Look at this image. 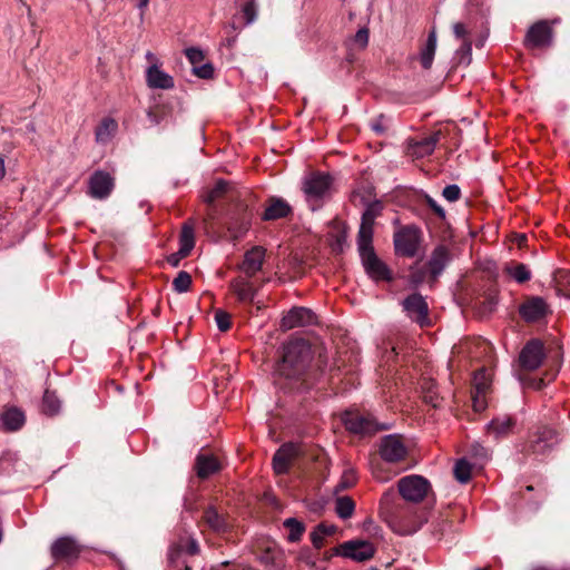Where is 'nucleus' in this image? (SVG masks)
Returning a JSON list of instances; mask_svg holds the SVG:
<instances>
[{"instance_id":"nucleus-1","label":"nucleus","mask_w":570,"mask_h":570,"mask_svg":"<svg viewBox=\"0 0 570 570\" xmlns=\"http://www.w3.org/2000/svg\"><path fill=\"white\" fill-rule=\"evenodd\" d=\"M393 493H385L380 503V511L391 529L399 534H412L426 521L425 511L407 504L392 508Z\"/></svg>"},{"instance_id":"nucleus-2","label":"nucleus","mask_w":570,"mask_h":570,"mask_svg":"<svg viewBox=\"0 0 570 570\" xmlns=\"http://www.w3.org/2000/svg\"><path fill=\"white\" fill-rule=\"evenodd\" d=\"M312 361V350L304 340H291L283 347V356L277 362L274 375L276 380L301 379Z\"/></svg>"},{"instance_id":"nucleus-3","label":"nucleus","mask_w":570,"mask_h":570,"mask_svg":"<svg viewBox=\"0 0 570 570\" xmlns=\"http://www.w3.org/2000/svg\"><path fill=\"white\" fill-rule=\"evenodd\" d=\"M373 240H368L367 244L362 240H357L358 252L362 259V264L365 268L367 275L379 282V281H391V271L375 254L373 245Z\"/></svg>"},{"instance_id":"nucleus-4","label":"nucleus","mask_w":570,"mask_h":570,"mask_svg":"<svg viewBox=\"0 0 570 570\" xmlns=\"http://www.w3.org/2000/svg\"><path fill=\"white\" fill-rule=\"evenodd\" d=\"M558 441L553 429L542 426L530 435L523 451L527 455L543 456L558 444Z\"/></svg>"},{"instance_id":"nucleus-5","label":"nucleus","mask_w":570,"mask_h":570,"mask_svg":"<svg viewBox=\"0 0 570 570\" xmlns=\"http://www.w3.org/2000/svg\"><path fill=\"white\" fill-rule=\"evenodd\" d=\"M342 420L346 430L361 435H371L377 431L390 429L386 424H380L372 415L360 412H346Z\"/></svg>"},{"instance_id":"nucleus-6","label":"nucleus","mask_w":570,"mask_h":570,"mask_svg":"<svg viewBox=\"0 0 570 570\" xmlns=\"http://www.w3.org/2000/svg\"><path fill=\"white\" fill-rule=\"evenodd\" d=\"M397 488L405 501L420 502L428 495L431 484L425 478L412 474L400 479Z\"/></svg>"},{"instance_id":"nucleus-7","label":"nucleus","mask_w":570,"mask_h":570,"mask_svg":"<svg viewBox=\"0 0 570 570\" xmlns=\"http://www.w3.org/2000/svg\"><path fill=\"white\" fill-rule=\"evenodd\" d=\"M307 200H320L330 197L333 190V179L327 174L313 173L303 183Z\"/></svg>"},{"instance_id":"nucleus-8","label":"nucleus","mask_w":570,"mask_h":570,"mask_svg":"<svg viewBox=\"0 0 570 570\" xmlns=\"http://www.w3.org/2000/svg\"><path fill=\"white\" fill-rule=\"evenodd\" d=\"M420 245V230L414 226H405L394 235L396 254L405 257L416 255Z\"/></svg>"},{"instance_id":"nucleus-9","label":"nucleus","mask_w":570,"mask_h":570,"mask_svg":"<svg viewBox=\"0 0 570 570\" xmlns=\"http://www.w3.org/2000/svg\"><path fill=\"white\" fill-rule=\"evenodd\" d=\"M199 527L209 529L217 534H225L230 531L232 522L228 515L214 505L205 508Z\"/></svg>"},{"instance_id":"nucleus-10","label":"nucleus","mask_w":570,"mask_h":570,"mask_svg":"<svg viewBox=\"0 0 570 570\" xmlns=\"http://www.w3.org/2000/svg\"><path fill=\"white\" fill-rule=\"evenodd\" d=\"M491 382V374L485 368H481L475 372L473 376L472 392V403L474 411L480 412L485 409L487 395L490 392Z\"/></svg>"},{"instance_id":"nucleus-11","label":"nucleus","mask_w":570,"mask_h":570,"mask_svg":"<svg viewBox=\"0 0 570 570\" xmlns=\"http://www.w3.org/2000/svg\"><path fill=\"white\" fill-rule=\"evenodd\" d=\"M407 449L399 435H386L381 440L380 455L381 458L391 463H396L405 459Z\"/></svg>"},{"instance_id":"nucleus-12","label":"nucleus","mask_w":570,"mask_h":570,"mask_svg":"<svg viewBox=\"0 0 570 570\" xmlns=\"http://www.w3.org/2000/svg\"><path fill=\"white\" fill-rule=\"evenodd\" d=\"M553 30L546 20L531 26L527 32L524 45L529 48H544L552 43Z\"/></svg>"},{"instance_id":"nucleus-13","label":"nucleus","mask_w":570,"mask_h":570,"mask_svg":"<svg viewBox=\"0 0 570 570\" xmlns=\"http://www.w3.org/2000/svg\"><path fill=\"white\" fill-rule=\"evenodd\" d=\"M115 187V178L105 170H96L89 178L88 193L92 198H107Z\"/></svg>"},{"instance_id":"nucleus-14","label":"nucleus","mask_w":570,"mask_h":570,"mask_svg":"<svg viewBox=\"0 0 570 570\" xmlns=\"http://www.w3.org/2000/svg\"><path fill=\"white\" fill-rule=\"evenodd\" d=\"M50 552L56 561L71 562L78 559L81 547L72 537H61L51 544Z\"/></svg>"},{"instance_id":"nucleus-15","label":"nucleus","mask_w":570,"mask_h":570,"mask_svg":"<svg viewBox=\"0 0 570 570\" xmlns=\"http://www.w3.org/2000/svg\"><path fill=\"white\" fill-rule=\"evenodd\" d=\"M382 209L383 205L379 200L370 203L366 206L362 215V222L357 235V240H362L365 244H367L368 240H373L374 222L381 215Z\"/></svg>"},{"instance_id":"nucleus-16","label":"nucleus","mask_w":570,"mask_h":570,"mask_svg":"<svg viewBox=\"0 0 570 570\" xmlns=\"http://www.w3.org/2000/svg\"><path fill=\"white\" fill-rule=\"evenodd\" d=\"M403 308L407 316L421 326H424L429 323V306L422 295L414 293L407 296L403 301Z\"/></svg>"},{"instance_id":"nucleus-17","label":"nucleus","mask_w":570,"mask_h":570,"mask_svg":"<svg viewBox=\"0 0 570 570\" xmlns=\"http://www.w3.org/2000/svg\"><path fill=\"white\" fill-rule=\"evenodd\" d=\"M544 358L543 345L539 341H530L521 351L519 362L527 371L537 370Z\"/></svg>"},{"instance_id":"nucleus-18","label":"nucleus","mask_w":570,"mask_h":570,"mask_svg":"<svg viewBox=\"0 0 570 570\" xmlns=\"http://www.w3.org/2000/svg\"><path fill=\"white\" fill-rule=\"evenodd\" d=\"M342 556L362 562L374 556V546L366 540L347 541L341 546Z\"/></svg>"},{"instance_id":"nucleus-19","label":"nucleus","mask_w":570,"mask_h":570,"mask_svg":"<svg viewBox=\"0 0 570 570\" xmlns=\"http://www.w3.org/2000/svg\"><path fill=\"white\" fill-rule=\"evenodd\" d=\"M549 312V305L539 296L528 298L519 307V313L525 322H538Z\"/></svg>"},{"instance_id":"nucleus-20","label":"nucleus","mask_w":570,"mask_h":570,"mask_svg":"<svg viewBox=\"0 0 570 570\" xmlns=\"http://www.w3.org/2000/svg\"><path fill=\"white\" fill-rule=\"evenodd\" d=\"M315 322L316 315L311 309L305 307H294L283 316L281 327L284 331H288L298 326L312 325Z\"/></svg>"},{"instance_id":"nucleus-21","label":"nucleus","mask_w":570,"mask_h":570,"mask_svg":"<svg viewBox=\"0 0 570 570\" xmlns=\"http://www.w3.org/2000/svg\"><path fill=\"white\" fill-rule=\"evenodd\" d=\"M232 186L227 181L218 180L212 189L203 195V200L209 205L206 217L204 218L205 224H208L216 216L215 208L213 207L215 202L228 196L232 193Z\"/></svg>"},{"instance_id":"nucleus-22","label":"nucleus","mask_w":570,"mask_h":570,"mask_svg":"<svg viewBox=\"0 0 570 570\" xmlns=\"http://www.w3.org/2000/svg\"><path fill=\"white\" fill-rule=\"evenodd\" d=\"M199 552V546L195 539H188L185 542H180L173 547L169 552V561L177 569L180 564L185 567V570H189L186 561L183 560L185 556H195Z\"/></svg>"},{"instance_id":"nucleus-23","label":"nucleus","mask_w":570,"mask_h":570,"mask_svg":"<svg viewBox=\"0 0 570 570\" xmlns=\"http://www.w3.org/2000/svg\"><path fill=\"white\" fill-rule=\"evenodd\" d=\"M265 258V249L261 246H255L247 250L239 269L247 276L253 277L263 266Z\"/></svg>"},{"instance_id":"nucleus-24","label":"nucleus","mask_w":570,"mask_h":570,"mask_svg":"<svg viewBox=\"0 0 570 570\" xmlns=\"http://www.w3.org/2000/svg\"><path fill=\"white\" fill-rule=\"evenodd\" d=\"M146 82L153 89H171L175 86L170 75L163 71L157 63H153L146 70Z\"/></svg>"},{"instance_id":"nucleus-25","label":"nucleus","mask_w":570,"mask_h":570,"mask_svg":"<svg viewBox=\"0 0 570 570\" xmlns=\"http://www.w3.org/2000/svg\"><path fill=\"white\" fill-rule=\"evenodd\" d=\"M298 448L293 443L281 446L273 458V468L277 474L287 472L291 461L297 454Z\"/></svg>"},{"instance_id":"nucleus-26","label":"nucleus","mask_w":570,"mask_h":570,"mask_svg":"<svg viewBox=\"0 0 570 570\" xmlns=\"http://www.w3.org/2000/svg\"><path fill=\"white\" fill-rule=\"evenodd\" d=\"M451 261L450 249L444 245L436 246L429 259V271L433 277H438Z\"/></svg>"},{"instance_id":"nucleus-27","label":"nucleus","mask_w":570,"mask_h":570,"mask_svg":"<svg viewBox=\"0 0 570 570\" xmlns=\"http://www.w3.org/2000/svg\"><path fill=\"white\" fill-rule=\"evenodd\" d=\"M249 277H236L230 282V289L235 293L238 301L240 302H253L256 289L254 288L252 282L248 279Z\"/></svg>"},{"instance_id":"nucleus-28","label":"nucleus","mask_w":570,"mask_h":570,"mask_svg":"<svg viewBox=\"0 0 570 570\" xmlns=\"http://www.w3.org/2000/svg\"><path fill=\"white\" fill-rule=\"evenodd\" d=\"M503 273L519 284H523L532 277L530 267L517 261L505 263L503 266Z\"/></svg>"},{"instance_id":"nucleus-29","label":"nucleus","mask_w":570,"mask_h":570,"mask_svg":"<svg viewBox=\"0 0 570 570\" xmlns=\"http://www.w3.org/2000/svg\"><path fill=\"white\" fill-rule=\"evenodd\" d=\"M515 425L514 420L511 416L502 415L493 419L488 424V432L495 439L509 435Z\"/></svg>"},{"instance_id":"nucleus-30","label":"nucleus","mask_w":570,"mask_h":570,"mask_svg":"<svg viewBox=\"0 0 570 570\" xmlns=\"http://www.w3.org/2000/svg\"><path fill=\"white\" fill-rule=\"evenodd\" d=\"M440 139V131L433 132L432 135L424 137L423 139L415 141L411 145V154L416 158H423L433 153L438 141Z\"/></svg>"},{"instance_id":"nucleus-31","label":"nucleus","mask_w":570,"mask_h":570,"mask_svg":"<svg viewBox=\"0 0 570 570\" xmlns=\"http://www.w3.org/2000/svg\"><path fill=\"white\" fill-rule=\"evenodd\" d=\"M220 464L217 459L210 454H199L196 459L197 475L202 479L208 478L219 471Z\"/></svg>"},{"instance_id":"nucleus-32","label":"nucleus","mask_w":570,"mask_h":570,"mask_svg":"<svg viewBox=\"0 0 570 570\" xmlns=\"http://www.w3.org/2000/svg\"><path fill=\"white\" fill-rule=\"evenodd\" d=\"M291 213L289 205L281 198H272L269 205L266 207L263 219L275 220L286 217Z\"/></svg>"},{"instance_id":"nucleus-33","label":"nucleus","mask_w":570,"mask_h":570,"mask_svg":"<svg viewBox=\"0 0 570 570\" xmlns=\"http://www.w3.org/2000/svg\"><path fill=\"white\" fill-rule=\"evenodd\" d=\"M0 420L6 430L17 431L24 424L26 417L21 410L9 407L1 413Z\"/></svg>"},{"instance_id":"nucleus-34","label":"nucleus","mask_w":570,"mask_h":570,"mask_svg":"<svg viewBox=\"0 0 570 570\" xmlns=\"http://www.w3.org/2000/svg\"><path fill=\"white\" fill-rule=\"evenodd\" d=\"M438 37L435 29H432L428 36L426 42L420 52V61L424 69H430L436 51Z\"/></svg>"},{"instance_id":"nucleus-35","label":"nucleus","mask_w":570,"mask_h":570,"mask_svg":"<svg viewBox=\"0 0 570 570\" xmlns=\"http://www.w3.org/2000/svg\"><path fill=\"white\" fill-rule=\"evenodd\" d=\"M118 124L112 118H104L101 122L97 126L95 131L96 141L98 144H107L109 142L115 134L117 132Z\"/></svg>"},{"instance_id":"nucleus-36","label":"nucleus","mask_w":570,"mask_h":570,"mask_svg":"<svg viewBox=\"0 0 570 570\" xmlns=\"http://www.w3.org/2000/svg\"><path fill=\"white\" fill-rule=\"evenodd\" d=\"M194 228H195L194 219H188L183 225L181 233H180V239H179L180 256H183V257H187L195 245Z\"/></svg>"},{"instance_id":"nucleus-37","label":"nucleus","mask_w":570,"mask_h":570,"mask_svg":"<svg viewBox=\"0 0 570 570\" xmlns=\"http://www.w3.org/2000/svg\"><path fill=\"white\" fill-rule=\"evenodd\" d=\"M355 509L353 500L348 497H341L336 499L335 511L342 519H348L352 517Z\"/></svg>"},{"instance_id":"nucleus-38","label":"nucleus","mask_w":570,"mask_h":570,"mask_svg":"<svg viewBox=\"0 0 570 570\" xmlns=\"http://www.w3.org/2000/svg\"><path fill=\"white\" fill-rule=\"evenodd\" d=\"M335 532L334 525L318 524L311 533V540L315 548L320 549L323 546L324 539Z\"/></svg>"},{"instance_id":"nucleus-39","label":"nucleus","mask_w":570,"mask_h":570,"mask_svg":"<svg viewBox=\"0 0 570 570\" xmlns=\"http://www.w3.org/2000/svg\"><path fill=\"white\" fill-rule=\"evenodd\" d=\"M284 527L288 530V540L291 542L298 541L305 531L304 524L294 518L286 519Z\"/></svg>"},{"instance_id":"nucleus-40","label":"nucleus","mask_w":570,"mask_h":570,"mask_svg":"<svg viewBox=\"0 0 570 570\" xmlns=\"http://www.w3.org/2000/svg\"><path fill=\"white\" fill-rule=\"evenodd\" d=\"M60 409V401L53 392L46 391L42 397V411L46 414L55 415Z\"/></svg>"},{"instance_id":"nucleus-41","label":"nucleus","mask_w":570,"mask_h":570,"mask_svg":"<svg viewBox=\"0 0 570 570\" xmlns=\"http://www.w3.org/2000/svg\"><path fill=\"white\" fill-rule=\"evenodd\" d=\"M472 466L465 459H460L454 465V476L460 483H466L471 478Z\"/></svg>"},{"instance_id":"nucleus-42","label":"nucleus","mask_w":570,"mask_h":570,"mask_svg":"<svg viewBox=\"0 0 570 570\" xmlns=\"http://www.w3.org/2000/svg\"><path fill=\"white\" fill-rule=\"evenodd\" d=\"M168 115L169 109L165 105H156L147 111V117L153 125H159Z\"/></svg>"},{"instance_id":"nucleus-43","label":"nucleus","mask_w":570,"mask_h":570,"mask_svg":"<svg viewBox=\"0 0 570 570\" xmlns=\"http://www.w3.org/2000/svg\"><path fill=\"white\" fill-rule=\"evenodd\" d=\"M191 285V277L187 272H179L173 281V287L177 293H185Z\"/></svg>"},{"instance_id":"nucleus-44","label":"nucleus","mask_w":570,"mask_h":570,"mask_svg":"<svg viewBox=\"0 0 570 570\" xmlns=\"http://www.w3.org/2000/svg\"><path fill=\"white\" fill-rule=\"evenodd\" d=\"M242 13L246 26L253 23L257 17L255 0H245L242 4Z\"/></svg>"},{"instance_id":"nucleus-45","label":"nucleus","mask_w":570,"mask_h":570,"mask_svg":"<svg viewBox=\"0 0 570 570\" xmlns=\"http://www.w3.org/2000/svg\"><path fill=\"white\" fill-rule=\"evenodd\" d=\"M215 321L219 331L226 332L230 328V315L227 312L222 309L216 311Z\"/></svg>"},{"instance_id":"nucleus-46","label":"nucleus","mask_w":570,"mask_h":570,"mask_svg":"<svg viewBox=\"0 0 570 570\" xmlns=\"http://www.w3.org/2000/svg\"><path fill=\"white\" fill-rule=\"evenodd\" d=\"M193 72L202 79H209L214 75V68L210 63L197 65L193 68Z\"/></svg>"},{"instance_id":"nucleus-47","label":"nucleus","mask_w":570,"mask_h":570,"mask_svg":"<svg viewBox=\"0 0 570 570\" xmlns=\"http://www.w3.org/2000/svg\"><path fill=\"white\" fill-rule=\"evenodd\" d=\"M185 53L190 63L193 65V68L202 63L204 60L203 51L197 48H188L186 49Z\"/></svg>"},{"instance_id":"nucleus-48","label":"nucleus","mask_w":570,"mask_h":570,"mask_svg":"<svg viewBox=\"0 0 570 570\" xmlns=\"http://www.w3.org/2000/svg\"><path fill=\"white\" fill-rule=\"evenodd\" d=\"M353 42L361 49H364L368 43V29L361 28L354 36Z\"/></svg>"},{"instance_id":"nucleus-49","label":"nucleus","mask_w":570,"mask_h":570,"mask_svg":"<svg viewBox=\"0 0 570 570\" xmlns=\"http://www.w3.org/2000/svg\"><path fill=\"white\" fill-rule=\"evenodd\" d=\"M442 195L449 202H456L461 196V190L458 185H448Z\"/></svg>"},{"instance_id":"nucleus-50","label":"nucleus","mask_w":570,"mask_h":570,"mask_svg":"<svg viewBox=\"0 0 570 570\" xmlns=\"http://www.w3.org/2000/svg\"><path fill=\"white\" fill-rule=\"evenodd\" d=\"M249 225H250L249 219H244L238 227L230 225L228 229H229L232 236L235 239H237V238H240L248 230Z\"/></svg>"},{"instance_id":"nucleus-51","label":"nucleus","mask_w":570,"mask_h":570,"mask_svg":"<svg viewBox=\"0 0 570 570\" xmlns=\"http://www.w3.org/2000/svg\"><path fill=\"white\" fill-rule=\"evenodd\" d=\"M426 203L438 217H440L441 219L445 218L444 209L432 197L426 196Z\"/></svg>"},{"instance_id":"nucleus-52","label":"nucleus","mask_w":570,"mask_h":570,"mask_svg":"<svg viewBox=\"0 0 570 570\" xmlns=\"http://www.w3.org/2000/svg\"><path fill=\"white\" fill-rule=\"evenodd\" d=\"M472 46L470 41H464L458 53L462 55V58H466V63L471 60Z\"/></svg>"},{"instance_id":"nucleus-53","label":"nucleus","mask_w":570,"mask_h":570,"mask_svg":"<svg viewBox=\"0 0 570 570\" xmlns=\"http://www.w3.org/2000/svg\"><path fill=\"white\" fill-rule=\"evenodd\" d=\"M453 32L456 38L463 39L466 36L468 30H466V27L462 22H456L453 26Z\"/></svg>"},{"instance_id":"nucleus-54","label":"nucleus","mask_w":570,"mask_h":570,"mask_svg":"<svg viewBox=\"0 0 570 570\" xmlns=\"http://www.w3.org/2000/svg\"><path fill=\"white\" fill-rule=\"evenodd\" d=\"M181 258H184V257L180 256V249H179L177 253H174L170 256H168L167 261L171 266L176 267V266H178Z\"/></svg>"},{"instance_id":"nucleus-55","label":"nucleus","mask_w":570,"mask_h":570,"mask_svg":"<svg viewBox=\"0 0 570 570\" xmlns=\"http://www.w3.org/2000/svg\"><path fill=\"white\" fill-rule=\"evenodd\" d=\"M529 385L532 386L535 390H540V389H542L544 386V380L543 379L531 380L529 382Z\"/></svg>"},{"instance_id":"nucleus-56","label":"nucleus","mask_w":570,"mask_h":570,"mask_svg":"<svg viewBox=\"0 0 570 570\" xmlns=\"http://www.w3.org/2000/svg\"><path fill=\"white\" fill-rule=\"evenodd\" d=\"M424 399H425L426 402L431 403L432 406H434V407L439 406V400H438V397L434 394H432V393L426 394L424 396Z\"/></svg>"},{"instance_id":"nucleus-57","label":"nucleus","mask_w":570,"mask_h":570,"mask_svg":"<svg viewBox=\"0 0 570 570\" xmlns=\"http://www.w3.org/2000/svg\"><path fill=\"white\" fill-rule=\"evenodd\" d=\"M145 57H146V60L150 63V66L153 63L158 65V58L151 51H147Z\"/></svg>"},{"instance_id":"nucleus-58","label":"nucleus","mask_w":570,"mask_h":570,"mask_svg":"<svg viewBox=\"0 0 570 570\" xmlns=\"http://www.w3.org/2000/svg\"><path fill=\"white\" fill-rule=\"evenodd\" d=\"M372 129H373L374 131L379 132V134H382V132L384 131L383 126H382L381 124H379V122H374V124L372 125Z\"/></svg>"},{"instance_id":"nucleus-59","label":"nucleus","mask_w":570,"mask_h":570,"mask_svg":"<svg viewBox=\"0 0 570 570\" xmlns=\"http://www.w3.org/2000/svg\"><path fill=\"white\" fill-rule=\"evenodd\" d=\"M148 2H149V0H139V1H138V3H137V7H138L140 10H144L145 8H147Z\"/></svg>"},{"instance_id":"nucleus-60","label":"nucleus","mask_w":570,"mask_h":570,"mask_svg":"<svg viewBox=\"0 0 570 570\" xmlns=\"http://www.w3.org/2000/svg\"><path fill=\"white\" fill-rule=\"evenodd\" d=\"M517 242L519 246H522L527 242V236L524 234L519 235Z\"/></svg>"},{"instance_id":"nucleus-61","label":"nucleus","mask_w":570,"mask_h":570,"mask_svg":"<svg viewBox=\"0 0 570 570\" xmlns=\"http://www.w3.org/2000/svg\"><path fill=\"white\" fill-rule=\"evenodd\" d=\"M4 175H6L4 163L0 158V179H2L4 177Z\"/></svg>"},{"instance_id":"nucleus-62","label":"nucleus","mask_w":570,"mask_h":570,"mask_svg":"<svg viewBox=\"0 0 570 570\" xmlns=\"http://www.w3.org/2000/svg\"><path fill=\"white\" fill-rule=\"evenodd\" d=\"M533 570H550V569L544 568V567H539V568H535V569H533Z\"/></svg>"},{"instance_id":"nucleus-63","label":"nucleus","mask_w":570,"mask_h":570,"mask_svg":"<svg viewBox=\"0 0 570 570\" xmlns=\"http://www.w3.org/2000/svg\"><path fill=\"white\" fill-rule=\"evenodd\" d=\"M568 284H569L568 295L570 296V277H569Z\"/></svg>"}]
</instances>
